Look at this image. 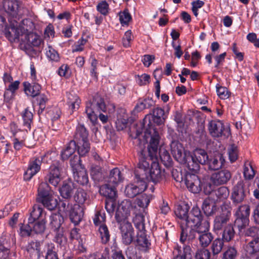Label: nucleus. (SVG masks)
<instances>
[{
  "mask_svg": "<svg viewBox=\"0 0 259 259\" xmlns=\"http://www.w3.org/2000/svg\"><path fill=\"white\" fill-rule=\"evenodd\" d=\"M150 117L149 115H147L144 119V125L147 124L149 128L146 130L145 136L146 138H150L149 143L148 144L147 149H143L141 147V158L140 161L144 158L148 162L149 165L147 168V177L145 179L149 178L154 183H157L162 180L164 177V171H162L160 168L159 164L156 161L157 159L158 155L160 156L161 160L163 161H169L170 157L168 153L165 151L161 153L158 152V147L160 137L158 133L155 128L151 124Z\"/></svg>",
  "mask_w": 259,
  "mask_h": 259,
  "instance_id": "f257e3e1",
  "label": "nucleus"
},
{
  "mask_svg": "<svg viewBox=\"0 0 259 259\" xmlns=\"http://www.w3.org/2000/svg\"><path fill=\"white\" fill-rule=\"evenodd\" d=\"M149 163L144 158L139 161L138 167L135 170V182L127 185L124 190L126 196L133 198L144 191L147 188V183L145 178L147 177V168Z\"/></svg>",
  "mask_w": 259,
  "mask_h": 259,
  "instance_id": "f03ea898",
  "label": "nucleus"
},
{
  "mask_svg": "<svg viewBox=\"0 0 259 259\" xmlns=\"http://www.w3.org/2000/svg\"><path fill=\"white\" fill-rule=\"evenodd\" d=\"M106 111V107L104 100L101 98L97 97L92 102H88L86 104L85 113L93 123L97 121L98 117L103 123H106L108 116L102 113Z\"/></svg>",
  "mask_w": 259,
  "mask_h": 259,
  "instance_id": "7ed1b4c3",
  "label": "nucleus"
},
{
  "mask_svg": "<svg viewBox=\"0 0 259 259\" xmlns=\"http://www.w3.org/2000/svg\"><path fill=\"white\" fill-rule=\"evenodd\" d=\"M208 159L206 151L202 149H196L192 153L188 151L186 166L190 171L196 172L199 170L200 164H206Z\"/></svg>",
  "mask_w": 259,
  "mask_h": 259,
  "instance_id": "20e7f679",
  "label": "nucleus"
},
{
  "mask_svg": "<svg viewBox=\"0 0 259 259\" xmlns=\"http://www.w3.org/2000/svg\"><path fill=\"white\" fill-rule=\"evenodd\" d=\"M116 220L119 225L122 242L126 245H130L135 237L134 229L132 224L128 219L123 218L120 212L116 216Z\"/></svg>",
  "mask_w": 259,
  "mask_h": 259,
  "instance_id": "39448f33",
  "label": "nucleus"
},
{
  "mask_svg": "<svg viewBox=\"0 0 259 259\" xmlns=\"http://www.w3.org/2000/svg\"><path fill=\"white\" fill-rule=\"evenodd\" d=\"M203 219L199 208L197 207H193L187 219L184 220L182 223V231H181L180 241L184 243L186 240L187 228L185 227L193 228L194 224H198Z\"/></svg>",
  "mask_w": 259,
  "mask_h": 259,
  "instance_id": "423d86ee",
  "label": "nucleus"
},
{
  "mask_svg": "<svg viewBox=\"0 0 259 259\" xmlns=\"http://www.w3.org/2000/svg\"><path fill=\"white\" fill-rule=\"evenodd\" d=\"M135 224L136 228L138 229L136 240V246L139 250L147 252L150 248L151 243L147 238L145 234L146 230L143 218H141L139 222H136Z\"/></svg>",
  "mask_w": 259,
  "mask_h": 259,
  "instance_id": "0eeeda50",
  "label": "nucleus"
},
{
  "mask_svg": "<svg viewBox=\"0 0 259 259\" xmlns=\"http://www.w3.org/2000/svg\"><path fill=\"white\" fill-rule=\"evenodd\" d=\"M44 210L42 208L36 205H34L32 210L30 212V217L28 218V224L26 225H22L20 228V234L22 236H30L33 231V223L39 218H42Z\"/></svg>",
  "mask_w": 259,
  "mask_h": 259,
  "instance_id": "6e6552de",
  "label": "nucleus"
},
{
  "mask_svg": "<svg viewBox=\"0 0 259 259\" xmlns=\"http://www.w3.org/2000/svg\"><path fill=\"white\" fill-rule=\"evenodd\" d=\"M210 135L214 138H219L223 136L228 137L230 134L229 131L225 129L224 125L220 120H211L208 125Z\"/></svg>",
  "mask_w": 259,
  "mask_h": 259,
  "instance_id": "1a4fd4ad",
  "label": "nucleus"
},
{
  "mask_svg": "<svg viewBox=\"0 0 259 259\" xmlns=\"http://www.w3.org/2000/svg\"><path fill=\"white\" fill-rule=\"evenodd\" d=\"M171 152L175 159L180 163L186 165V158L188 151H184L182 144L179 142H172L171 144Z\"/></svg>",
  "mask_w": 259,
  "mask_h": 259,
  "instance_id": "9d476101",
  "label": "nucleus"
},
{
  "mask_svg": "<svg viewBox=\"0 0 259 259\" xmlns=\"http://www.w3.org/2000/svg\"><path fill=\"white\" fill-rule=\"evenodd\" d=\"M222 213L215 217L214 221L213 229L215 230H221L228 221L231 215L230 208L226 205L222 206Z\"/></svg>",
  "mask_w": 259,
  "mask_h": 259,
  "instance_id": "9b49d317",
  "label": "nucleus"
},
{
  "mask_svg": "<svg viewBox=\"0 0 259 259\" xmlns=\"http://www.w3.org/2000/svg\"><path fill=\"white\" fill-rule=\"evenodd\" d=\"M185 183L188 190L193 193H198L201 190L200 180L196 175H187L185 179Z\"/></svg>",
  "mask_w": 259,
  "mask_h": 259,
  "instance_id": "f8f14e48",
  "label": "nucleus"
},
{
  "mask_svg": "<svg viewBox=\"0 0 259 259\" xmlns=\"http://www.w3.org/2000/svg\"><path fill=\"white\" fill-rule=\"evenodd\" d=\"M231 174L229 170L223 169L213 173L210 177V180L215 185L226 184L231 179Z\"/></svg>",
  "mask_w": 259,
  "mask_h": 259,
  "instance_id": "ddd939ff",
  "label": "nucleus"
},
{
  "mask_svg": "<svg viewBox=\"0 0 259 259\" xmlns=\"http://www.w3.org/2000/svg\"><path fill=\"white\" fill-rule=\"evenodd\" d=\"M36 201L49 209V184L41 183L37 189Z\"/></svg>",
  "mask_w": 259,
  "mask_h": 259,
  "instance_id": "4468645a",
  "label": "nucleus"
},
{
  "mask_svg": "<svg viewBox=\"0 0 259 259\" xmlns=\"http://www.w3.org/2000/svg\"><path fill=\"white\" fill-rule=\"evenodd\" d=\"M245 197L244 184L242 181H239L234 187L231 194V199L235 204L242 202Z\"/></svg>",
  "mask_w": 259,
  "mask_h": 259,
  "instance_id": "2eb2a0df",
  "label": "nucleus"
},
{
  "mask_svg": "<svg viewBox=\"0 0 259 259\" xmlns=\"http://www.w3.org/2000/svg\"><path fill=\"white\" fill-rule=\"evenodd\" d=\"M60 181V163L58 161H54L50 167V183L56 187Z\"/></svg>",
  "mask_w": 259,
  "mask_h": 259,
  "instance_id": "dca6fc26",
  "label": "nucleus"
},
{
  "mask_svg": "<svg viewBox=\"0 0 259 259\" xmlns=\"http://www.w3.org/2000/svg\"><path fill=\"white\" fill-rule=\"evenodd\" d=\"M20 84V82L19 80H16L7 87L4 94L5 102L10 103L13 101L15 97L16 92L19 88Z\"/></svg>",
  "mask_w": 259,
  "mask_h": 259,
  "instance_id": "f3484780",
  "label": "nucleus"
},
{
  "mask_svg": "<svg viewBox=\"0 0 259 259\" xmlns=\"http://www.w3.org/2000/svg\"><path fill=\"white\" fill-rule=\"evenodd\" d=\"M83 214L84 206L74 204L70 212V219L75 225H77L82 220Z\"/></svg>",
  "mask_w": 259,
  "mask_h": 259,
  "instance_id": "a211bd4d",
  "label": "nucleus"
},
{
  "mask_svg": "<svg viewBox=\"0 0 259 259\" xmlns=\"http://www.w3.org/2000/svg\"><path fill=\"white\" fill-rule=\"evenodd\" d=\"M40 161L38 159H35L30 161L27 170L24 174V179L26 181H29L40 170Z\"/></svg>",
  "mask_w": 259,
  "mask_h": 259,
  "instance_id": "6ab92c4d",
  "label": "nucleus"
},
{
  "mask_svg": "<svg viewBox=\"0 0 259 259\" xmlns=\"http://www.w3.org/2000/svg\"><path fill=\"white\" fill-rule=\"evenodd\" d=\"M74 189V183L70 179H68L63 182L62 187L59 188V191L62 197L68 199L72 196Z\"/></svg>",
  "mask_w": 259,
  "mask_h": 259,
  "instance_id": "aec40b11",
  "label": "nucleus"
},
{
  "mask_svg": "<svg viewBox=\"0 0 259 259\" xmlns=\"http://www.w3.org/2000/svg\"><path fill=\"white\" fill-rule=\"evenodd\" d=\"M25 36V49L29 50L32 47H38L41 42L40 37L35 33H28Z\"/></svg>",
  "mask_w": 259,
  "mask_h": 259,
  "instance_id": "412c9836",
  "label": "nucleus"
},
{
  "mask_svg": "<svg viewBox=\"0 0 259 259\" xmlns=\"http://www.w3.org/2000/svg\"><path fill=\"white\" fill-rule=\"evenodd\" d=\"M225 162V159L222 154L218 153L213 157L208 160V168L210 170H216L221 168Z\"/></svg>",
  "mask_w": 259,
  "mask_h": 259,
  "instance_id": "4be33fe9",
  "label": "nucleus"
},
{
  "mask_svg": "<svg viewBox=\"0 0 259 259\" xmlns=\"http://www.w3.org/2000/svg\"><path fill=\"white\" fill-rule=\"evenodd\" d=\"M23 84L24 91L27 96L34 98L39 94L41 87L38 83L30 84L28 82H24Z\"/></svg>",
  "mask_w": 259,
  "mask_h": 259,
  "instance_id": "5701e85b",
  "label": "nucleus"
},
{
  "mask_svg": "<svg viewBox=\"0 0 259 259\" xmlns=\"http://www.w3.org/2000/svg\"><path fill=\"white\" fill-rule=\"evenodd\" d=\"M72 171L74 179L77 183L81 185H85L88 183V176L84 168Z\"/></svg>",
  "mask_w": 259,
  "mask_h": 259,
  "instance_id": "b1692460",
  "label": "nucleus"
},
{
  "mask_svg": "<svg viewBox=\"0 0 259 259\" xmlns=\"http://www.w3.org/2000/svg\"><path fill=\"white\" fill-rule=\"evenodd\" d=\"M133 209L132 202L129 200H124L119 205L118 210H117L115 217L117 213L120 212L123 218H125L128 219V217L130 215V212Z\"/></svg>",
  "mask_w": 259,
  "mask_h": 259,
  "instance_id": "393cba45",
  "label": "nucleus"
},
{
  "mask_svg": "<svg viewBox=\"0 0 259 259\" xmlns=\"http://www.w3.org/2000/svg\"><path fill=\"white\" fill-rule=\"evenodd\" d=\"M115 187V186L108 183L100 187V193L106 197L114 199L116 195Z\"/></svg>",
  "mask_w": 259,
  "mask_h": 259,
  "instance_id": "a878e982",
  "label": "nucleus"
},
{
  "mask_svg": "<svg viewBox=\"0 0 259 259\" xmlns=\"http://www.w3.org/2000/svg\"><path fill=\"white\" fill-rule=\"evenodd\" d=\"M5 35L10 41H15L20 35H23V31L21 30L20 26L19 27L11 26L5 32Z\"/></svg>",
  "mask_w": 259,
  "mask_h": 259,
  "instance_id": "bb28decb",
  "label": "nucleus"
},
{
  "mask_svg": "<svg viewBox=\"0 0 259 259\" xmlns=\"http://www.w3.org/2000/svg\"><path fill=\"white\" fill-rule=\"evenodd\" d=\"M202 208L207 216L211 215L215 213L217 207L214 202L209 198L205 199L202 204Z\"/></svg>",
  "mask_w": 259,
  "mask_h": 259,
  "instance_id": "cd10ccee",
  "label": "nucleus"
},
{
  "mask_svg": "<svg viewBox=\"0 0 259 259\" xmlns=\"http://www.w3.org/2000/svg\"><path fill=\"white\" fill-rule=\"evenodd\" d=\"M246 251L248 254L252 255L259 253V236L252 238L248 243Z\"/></svg>",
  "mask_w": 259,
  "mask_h": 259,
  "instance_id": "c85d7f7f",
  "label": "nucleus"
},
{
  "mask_svg": "<svg viewBox=\"0 0 259 259\" xmlns=\"http://www.w3.org/2000/svg\"><path fill=\"white\" fill-rule=\"evenodd\" d=\"M122 180L120 171L118 168H114L110 171L107 182L116 186Z\"/></svg>",
  "mask_w": 259,
  "mask_h": 259,
  "instance_id": "c756f323",
  "label": "nucleus"
},
{
  "mask_svg": "<svg viewBox=\"0 0 259 259\" xmlns=\"http://www.w3.org/2000/svg\"><path fill=\"white\" fill-rule=\"evenodd\" d=\"M189 206L188 204H183L177 206L175 211L176 216L180 218L181 220L180 225L181 230H182V223L185 219H187L188 215V212L189 211Z\"/></svg>",
  "mask_w": 259,
  "mask_h": 259,
  "instance_id": "7c9ffc66",
  "label": "nucleus"
},
{
  "mask_svg": "<svg viewBox=\"0 0 259 259\" xmlns=\"http://www.w3.org/2000/svg\"><path fill=\"white\" fill-rule=\"evenodd\" d=\"M89 133L84 126L82 124H79L76 127L75 139L78 141H85L88 140Z\"/></svg>",
  "mask_w": 259,
  "mask_h": 259,
  "instance_id": "2f4dec72",
  "label": "nucleus"
},
{
  "mask_svg": "<svg viewBox=\"0 0 259 259\" xmlns=\"http://www.w3.org/2000/svg\"><path fill=\"white\" fill-rule=\"evenodd\" d=\"M193 227L196 229L198 235L209 232V220L208 218L202 219L198 224H194Z\"/></svg>",
  "mask_w": 259,
  "mask_h": 259,
  "instance_id": "473e14b6",
  "label": "nucleus"
},
{
  "mask_svg": "<svg viewBox=\"0 0 259 259\" xmlns=\"http://www.w3.org/2000/svg\"><path fill=\"white\" fill-rule=\"evenodd\" d=\"M21 5V2L18 0H8L5 2V6L12 14L16 15L18 13Z\"/></svg>",
  "mask_w": 259,
  "mask_h": 259,
  "instance_id": "72a5a7b5",
  "label": "nucleus"
},
{
  "mask_svg": "<svg viewBox=\"0 0 259 259\" xmlns=\"http://www.w3.org/2000/svg\"><path fill=\"white\" fill-rule=\"evenodd\" d=\"M213 239V236L210 232L199 234L198 239L199 245L203 248L208 247Z\"/></svg>",
  "mask_w": 259,
  "mask_h": 259,
  "instance_id": "f704fd0d",
  "label": "nucleus"
},
{
  "mask_svg": "<svg viewBox=\"0 0 259 259\" xmlns=\"http://www.w3.org/2000/svg\"><path fill=\"white\" fill-rule=\"evenodd\" d=\"M152 120L157 125H160L164 123L165 117L163 109L157 107L154 109Z\"/></svg>",
  "mask_w": 259,
  "mask_h": 259,
  "instance_id": "c9c22d12",
  "label": "nucleus"
},
{
  "mask_svg": "<svg viewBox=\"0 0 259 259\" xmlns=\"http://www.w3.org/2000/svg\"><path fill=\"white\" fill-rule=\"evenodd\" d=\"M81 101L79 98L75 94H68L67 103L72 111L78 109Z\"/></svg>",
  "mask_w": 259,
  "mask_h": 259,
  "instance_id": "e433bc0d",
  "label": "nucleus"
},
{
  "mask_svg": "<svg viewBox=\"0 0 259 259\" xmlns=\"http://www.w3.org/2000/svg\"><path fill=\"white\" fill-rule=\"evenodd\" d=\"M76 148L74 141H70L67 145L66 148L62 152L61 157L63 160L67 159L74 152Z\"/></svg>",
  "mask_w": 259,
  "mask_h": 259,
  "instance_id": "4c0bfd02",
  "label": "nucleus"
},
{
  "mask_svg": "<svg viewBox=\"0 0 259 259\" xmlns=\"http://www.w3.org/2000/svg\"><path fill=\"white\" fill-rule=\"evenodd\" d=\"M47 215V212L44 211V215L42 218L40 217L39 218L42 219L41 221H38L35 223H33L32 229L36 234L42 233L46 229V224L47 221L46 219V216Z\"/></svg>",
  "mask_w": 259,
  "mask_h": 259,
  "instance_id": "58836bf2",
  "label": "nucleus"
},
{
  "mask_svg": "<svg viewBox=\"0 0 259 259\" xmlns=\"http://www.w3.org/2000/svg\"><path fill=\"white\" fill-rule=\"evenodd\" d=\"M224 241L220 238H217L214 240L212 241L211 244V250L213 255H218L219 254L223 247H224Z\"/></svg>",
  "mask_w": 259,
  "mask_h": 259,
  "instance_id": "ea45409f",
  "label": "nucleus"
},
{
  "mask_svg": "<svg viewBox=\"0 0 259 259\" xmlns=\"http://www.w3.org/2000/svg\"><path fill=\"white\" fill-rule=\"evenodd\" d=\"M21 30L23 31V35H25L28 33H33L32 31L35 28L34 23L30 19H24L20 25Z\"/></svg>",
  "mask_w": 259,
  "mask_h": 259,
  "instance_id": "a19ab883",
  "label": "nucleus"
},
{
  "mask_svg": "<svg viewBox=\"0 0 259 259\" xmlns=\"http://www.w3.org/2000/svg\"><path fill=\"white\" fill-rule=\"evenodd\" d=\"M214 194L217 198V201H223L228 197L229 191L226 187H221L214 191Z\"/></svg>",
  "mask_w": 259,
  "mask_h": 259,
  "instance_id": "79ce46f5",
  "label": "nucleus"
},
{
  "mask_svg": "<svg viewBox=\"0 0 259 259\" xmlns=\"http://www.w3.org/2000/svg\"><path fill=\"white\" fill-rule=\"evenodd\" d=\"M101 241L103 243H107L110 240V235L108 227L105 224L101 225L99 228Z\"/></svg>",
  "mask_w": 259,
  "mask_h": 259,
  "instance_id": "37998d69",
  "label": "nucleus"
},
{
  "mask_svg": "<svg viewBox=\"0 0 259 259\" xmlns=\"http://www.w3.org/2000/svg\"><path fill=\"white\" fill-rule=\"evenodd\" d=\"M91 175L92 178L97 181H100L104 178L103 170L100 166H92L91 168Z\"/></svg>",
  "mask_w": 259,
  "mask_h": 259,
  "instance_id": "c03bdc74",
  "label": "nucleus"
},
{
  "mask_svg": "<svg viewBox=\"0 0 259 259\" xmlns=\"http://www.w3.org/2000/svg\"><path fill=\"white\" fill-rule=\"evenodd\" d=\"M235 231L232 226L228 225L224 229L222 234V240L224 242H229L234 238Z\"/></svg>",
  "mask_w": 259,
  "mask_h": 259,
  "instance_id": "a18cd8bd",
  "label": "nucleus"
},
{
  "mask_svg": "<svg viewBox=\"0 0 259 259\" xmlns=\"http://www.w3.org/2000/svg\"><path fill=\"white\" fill-rule=\"evenodd\" d=\"M87 199V193L82 189H77L74 195V200L75 202L77 203V204H78L80 205L84 206L83 204L86 201Z\"/></svg>",
  "mask_w": 259,
  "mask_h": 259,
  "instance_id": "49530a36",
  "label": "nucleus"
},
{
  "mask_svg": "<svg viewBox=\"0 0 259 259\" xmlns=\"http://www.w3.org/2000/svg\"><path fill=\"white\" fill-rule=\"evenodd\" d=\"M243 174L245 179L251 180L254 176L255 172L252 165L249 161H246L244 165Z\"/></svg>",
  "mask_w": 259,
  "mask_h": 259,
  "instance_id": "de8ad7c7",
  "label": "nucleus"
},
{
  "mask_svg": "<svg viewBox=\"0 0 259 259\" xmlns=\"http://www.w3.org/2000/svg\"><path fill=\"white\" fill-rule=\"evenodd\" d=\"M250 212V208L248 205H241L238 208L236 212L237 218L248 219Z\"/></svg>",
  "mask_w": 259,
  "mask_h": 259,
  "instance_id": "09e8293b",
  "label": "nucleus"
},
{
  "mask_svg": "<svg viewBox=\"0 0 259 259\" xmlns=\"http://www.w3.org/2000/svg\"><path fill=\"white\" fill-rule=\"evenodd\" d=\"M79 145L78 146V153L80 156H85L90 150V145L88 140L79 142Z\"/></svg>",
  "mask_w": 259,
  "mask_h": 259,
  "instance_id": "8fccbe9b",
  "label": "nucleus"
},
{
  "mask_svg": "<svg viewBox=\"0 0 259 259\" xmlns=\"http://www.w3.org/2000/svg\"><path fill=\"white\" fill-rule=\"evenodd\" d=\"M22 117L23 119L24 125L26 126L28 128H30V124L33 119V114L29 110V108H26L24 110L22 114Z\"/></svg>",
  "mask_w": 259,
  "mask_h": 259,
  "instance_id": "3c124183",
  "label": "nucleus"
},
{
  "mask_svg": "<svg viewBox=\"0 0 259 259\" xmlns=\"http://www.w3.org/2000/svg\"><path fill=\"white\" fill-rule=\"evenodd\" d=\"M151 102L152 101L149 99L139 100L135 108V110L137 112H140L146 108H148L151 106Z\"/></svg>",
  "mask_w": 259,
  "mask_h": 259,
  "instance_id": "603ef678",
  "label": "nucleus"
},
{
  "mask_svg": "<svg viewBox=\"0 0 259 259\" xmlns=\"http://www.w3.org/2000/svg\"><path fill=\"white\" fill-rule=\"evenodd\" d=\"M249 222L248 219L237 218L235 222V225L237 227L240 232L243 233V231L245 230L246 227L248 226Z\"/></svg>",
  "mask_w": 259,
  "mask_h": 259,
  "instance_id": "864d4df0",
  "label": "nucleus"
},
{
  "mask_svg": "<svg viewBox=\"0 0 259 259\" xmlns=\"http://www.w3.org/2000/svg\"><path fill=\"white\" fill-rule=\"evenodd\" d=\"M237 254V250L235 247L229 246L224 252L223 259H235Z\"/></svg>",
  "mask_w": 259,
  "mask_h": 259,
  "instance_id": "5fc2aeb1",
  "label": "nucleus"
},
{
  "mask_svg": "<svg viewBox=\"0 0 259 259\" xmlns=\"http://www.w3.org/2000/svg\"><path fill=\"white\" fill-rule=\"evenodd\" d=\"M150 200L148 195L146 194H142L136 200L137 204L140 207L145 208L148 206L150 203Z\"/></svg>",
  "mask_w": 259,
  "mask_h": 259,
  "instance_id": "6e6d98bb",
  "label": "nucleus"
},
{
  "mask_svg": "<svg viewBox=\"0 0 259 259\" xmlns=\"http://www.w3.org/2000/svg\"><path fill=\"white\" fill-rule=\"evenodd\" d=\"M97 10L104 16L107 15L109 10L108 4L104 1L99 2L97 6Z\"/></svg>",
  "mask_w": 259,
  "mask_h": 259,
  "instance_id": "4d7b16f0",
  "label": "nucleus"
},
{
  "mask_svg": "<svg viewBox=\"0 0 259 259\" xmlns=\"http://www.w3.org/2000/svg\"><path fill=\"white\" fill-rule=\"evenodd\" d=\"M196 259H210V252L207 249H198L195 253Z\"/></svg>",
  "mask_w": 259,
  "mask_h": 259,
  "instance_id": "13d9d810",
  "label": "nucleus"
},
{
  "mask_svg": "<svg viewBox=\"0 0 259 259\" xmlns=\"http://www.w3.org/2000/svg\"><path fill=\"white\" fill-rule=\"evenodd\" d=\"M106 220V215L104 212L102 211H98L94 219V223L96 226H100L104 224Z\"/></svg>",
  "mask_w": 259,
  "mask_h": 259,
  "instance_id": "bf43d9fd",
  "label": "nucleus"
},
{
  "mask_svg": "<svg viewBox=\"0 0 259 259\" xmlns=\"http://www.w3.org/2000/svg\"><path fill=\"white\" fill-rule=\"evenodd\" d=\"M131 19V15L128 11L124 10L119 13V20L122 26L127 25Z\"/></svg>",
  "mask_w": 259,
  "mask_h": 259,
  "instance_id": "052dcab7",
  "label": "nucleus"
},
{
  "mask_svg": "<svg viewBox=\"0 0 259 259\" xmlns=\"http://www.w3.org/2000/svg\"><path fill=\"white\" fill-rule=\"evenodd\" d=\"M238 151L237 147L231 145L228 149L229 159L231 162L235 161L238 158Z\"/></svg>",
  "mask_w": 259,
  "mask_h": 259,
  "instance_id": "680f3d73",
  "label": "nucleus"
},
{
  "mask_svg": "<svg viewBox=\"0 0 259 259\" xmlns=\"http://www.w3.org/2000/svg\"><path fill=\"white\" fill-rule=\"evenodd\" d=\"M128 123V119L126 116H123L122 118H118L115 123L116 128L118 131H121L125 128Z\"/></svg>",
  "mask_w": 259,
  "mask_h": 259,
  "instance_id": "e2e57ef3",
  "label": "nucleus"
},
{
  "mask_svg": "<svg viewBox=\"0 0 259 259\" xmlns=\"http://www.w3.org/2000/svg\"><path fill=\"white\" fill-rule=\"evenodd\" d=\"M217 89L218 95L221 99L225 100L230 97V93L226 88L217 86Z\"/></svg>",
  "mask_w": 259,
  "mask_h": 259,
  "instance_id": "0e129e2a",
  "label": "nucleus"
},
{
  "mask_svg": "<svg viewBox=\"0 0 259 259\" xmlns=\"http://www.w3.org/2000/svg\"><path fill=\"white\" fill-rule=\"evenodd\" d=\"M137 82L140 85H144L150 82V76L147 74H143L141 75H137Z\"/></svg>",
  "mask_w": 259,
  "mask_h": 259,
  "instance_id": "69168bd1",
  "label": "nucleus"
},
{
  "mask_svg": "<svg viewBox=\"0 0 259 259\" xmlns=\"http://www.w3.org/2000/svg\"><path fill=\"white\" fill-rule=\"evenodd\" d=\"M81 160L77 155L74 156L73 158L70 160V165L72 167V170L82 168L80 163Z\"/></svg>",
  "mask_w": 259,
  "mask_h": 259,
  "instance_id": "338daca9",
  "label": "nucleus"
},
{
  "mask_svg": "<svg viewBox=\"0 0 259 259\" xmlns=\"http://www.w3.org/2000/svg\"><path fill=\"white\" fill-rule=\"evenodd\" d=\"M246 236H250L252 238L259 236V230L256 227H250L243 231Z\"/></svg>",
  "mask_w": 259,
  "mask_h": 259,
  "instance_id": "774afa93",
  "label": "nucleus"
}]
</instances>
